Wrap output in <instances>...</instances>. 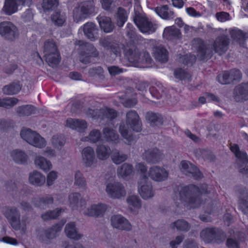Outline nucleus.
<instances>
[{
  "label": "nucleus",
  "mask_w": 248,
  "mask_h": 248,
  "mask_svg": "<svg viewBox=\"0 0 248 248\" xmlns=\"http://www.w3.org/2000/svg\"><path fill=\"white\" fill-rule=\"evenodd\" d=\"M70 206L73 210L82 212L83 214L89 217H102L109 208L107 205L102 203H94L85 208L86 201L78 193H72L69 196Z\"/></svg>",
  "instance_id": "1"
},
{
  "label": "nucleus",
  "mask_w": 248,
  "mask_h": 248,
  "mask_svg": "<svg viewBox=\"0 0 248 248\" xmlns=\"http://www.w3.org/2000/svg\"><path fill=\"white\" fill-rule=\"evenodd\" d=\"M131 129L136 132L141 130V123L138 115L135 111H130L127 113L126 123L122 124L119 128L120 133L124 142L129 145L132 144L135 140Z\"/></svg>",
  "instance_id": "2"
},
{
  "label": "nucleus",
  "mask_w": 248,
  "mask_h": 248,
  "mask_svg": "<svg viewBox=\"0 0 248 248\" xmlns=\"http://www.w3.org/2000/svg\"><path fill=\"white\" fill-rule=\"evenodd\" d=\"M206 190L203 188L200 190L194 185H189L184 187L180 192L181 200L186 202V205L189 208L198 207L201 204V199L199 197V193H205Z\"/></svg>",
  "instance_id": "3"
},
{
  "label": "nucleus",
  "mask_w": 248,
  "mask_h": 248,
  "mask_svg": "<svg viewBox=\"0 0 248 248\" xmlns=\"http://www.w3.org/2000/svg\"><path fill=\"white\" fill-rule=\"evenodd\" d=\"M2 212L14 229L20 231L25 230L26 224L24 220H20V213L16 208L6 207L3 208Z\"/></svg>",
  "instance_id": "4"
},
{
  "label": "nucleus",
  "mask_w": 248,
  "mask_h": 248,
  "mask_svg": "<svg viewBox=\"0 0 248 248\" xmlns=\"http://www.w3.org/2000/svg\"><path fill=\"white\" fill-rule=\"evenodd\" d=\"M44 48L46 62L52 66L57 64L60 62V57L55 43L53 41L46 42L45 44Z\"/></svg>",
  "instance_id": "5"
},
{
  "label": "nucleus",
  "mask_w": 248,
  "mask_h": 248,
  "mask_svg": "<svg viewBox=\"0 0 248 248\" xmlns=\"http://www.w3.org/2000/svg\"><path fill=\"white\" fill-rule=\"evenodd\" d=\"M106 191L110 197L114 199H119L126 193L124 186L121 184L114 181L107 184Z\"/></svg>",
  "instance_id": "6"
},
{
  "label": "nucleus",
  "mask_w": 248,
  "mask_h": 248,
  "mask_svg": "<svg viewBox=\"0 0 248 248\" xmlns=\"http://www.w3.org/2000/svg\"><path fill=\"white\" fill-rule=\"evenodd\" d=\"M134 21L141 32L151 33L154 32L156 29V25L149 21L146 18L141 17L139 14H136Z\"/></svg>",
  "instance_id": "7"
},
{
  "label": "nucleus",
  "mask_w": 248,
  "mask_h": 248,
  "mask_svg": "<svg viewBox=\"0 0 248 248\" xmlns=\"http://www.w3.org/2000/svg\"><path fill=\"white\" fill-rule=\"evenodd\" d=\"M138 189L139 193L143 200L151 199L155 196V193L153 186L147 179L140 180Z\"/></svg>",
  "instance_id": "8"
},
{
  "label": "nucleus",
  "mask_w": 248,
  "mask_h": 248,
  "mask_svg": "<svg viewBox=\"0 0 248 248\" xmlns=\"http://www.w3.org/2000/svg\"><path fill=\"white\" fill-rule=\"evenodd\" d=\"M148 178L156 182H163L167 180L169 173L164 168L157 166L151 167L148 171Z\"/></svg>",
  "instance_id": "9"
},
{
  "label": "nucleus",
  "mask_w": 248,
  "mask_h": 248,
  "mask_svg": "<svg viewBox=\"0 0 248 248\" xmlns=\"http://www.w3.org/2000/svg\"><path fill=\"white\" fill-rule=\"evenodd\" d=\"M201 238L206 243L214 241L219 242L222 236L224 237L223 234L218 229L213 228H206L203 230L201 232Z\"/></svg>",
  "instance_id": "10"
},
{
  "label": "nucleus",
  "mask_w": 248,
  "mask_h": 248,
  "mask_svg": "<svg viewBox=\"0 0 248 248\" xmlns=\"http://www.w3.org/2000/svg\"><path fill=\"white\" fill-rule=\"evenodd\" d=\"M181 171L188 176H192L196 179L201 177L202 174L194 165L187 161H182L181 162L179 166Z\"/></svg>",
  "instance_id": "11"
},
{
  "label": "nucleus",
  "mask_w": 248,
  "mask_h": 248,
  "mask_svg": "<svg viewBox=\"0 0 248 248\" xmlns=\"http://www.w3.org/2000/svg\"><path fill=\"white\" fill-rule=\"evenodd\" d=\"M0 34L6 38L11 39L17 34V30L11 22H3L0 24Z\"/></svg>",
  "instance_id": "12"
},
{
  "label": "nucleus",
  "mask_w": 248,
  "mask_h": 248,
  "mask_svg": "<svg viewBox=\"0 0 248 248\" xmlns=\"http://www.w3.org/2000/svg\"><path fill=\"white\" fill-rule=\"evenodd\" d=\"M112 226L116 229L122 230L129 231L131 229L130 222L120 215H113L110 219Z\"/></svg>",
  "instance_id": "13"
},
{
  "label": "nucleus",
  "mask_w": 248,
  "mask_h": 248,
  "mask_svg": "<svg viewBox=\"0 0 248 248\" xmlns=\"http://www.w3.org/2000/svg\"><path fill=\"white\" fill-rule=\"evenodd\" d=\"M82 160L87 167L93 166L96 162L94 149L91 147H86L81 152Z\"/></svg>",
  "instance_id": "14"
},
{
  "label": "nucleus",
  "mask_w": 248,
  "mask_h": 248,
  "mask_svg": "<svg viewBox=\"0 0 248 248\" xmlns=\"http://www.w3.org/2000/svg\"><path fill=\"white\" fill-rule=\"evenodd\" d=\"M34 164L35 167L46 172L53 168L51 161L41 155H36L34 159Z\"/></svg>",
  "instance_id": "15"
},
{
  "label": "nucleus",
  "mask_w": 248,
  "mask_h": 248,
  "mask_svg": "<svg viewBox=\"0 0 248 248\" xmlns=\"http://www.w3.org/2000/svg\"><path fill=\"white\" fill-rule=\"evenodd\" d=\"M163 158L162 153L157 149L149 150L143 154V158L149 163H158L161 161Z\"/></svg>",
  "instance_id": "16"
},
{
  "label": "nucleus",
  "mask_w": 248,
  "mask_h": 248,
  "mask_svg": "<svg viewBox=\"0 0 248 248\" xmlns=\"http://www.w3.org/2000/svg\"><path fill=\"white\" fill-rule=\"evenodd\" d=\"M29 183L35 186H42L46 182V177L41 172L34 170L29 174Z\"/></svg>",
  "instance_id": "17"
},
{
  "label": "nucleus",
  "mask_w": 248,
  "mask_h": 248,
  "mask_svg": "<svg viewBox=\"0 0 248 248\" xmlns=\"http://www.w3.org/2000/svg\"><path fill=\"white\" fill-rule=\"evenodd\" d=\"M20 5V0H5L2 11L6 15H11L16 13Z\"/></svg>",
  "instance_id": "18"
},
{
  "label": "nucleus",
  "mask_w": 248,
  "mask_h": 248,
  "mask_svg": "<svg viewBox=\"0 0 248 248\" xmlns=\"http://www.w3.org/2000/svg\"><path fill=\"white\" fill-rule=\"evenodd\" d=\"M29 144L38 148H43L46 145V140L36 132L33 131L30 138L28 139Z\"/></svg>",
  "instance_id": "19"
},
{
  "label": "nucleus",
  "mask_w": 248,
  "mask_h": 248,
  "mask_svg": "<svg viewBox=\"0 0 248 248\" xmlns=\"http://www.w3.org/2000/svg\"><path fill=\"white\" fill-rule=\"evenodd\" d=\"M29 144L38 148H43L46 145V140L36 132L33 131L30 138L28 139Z\"/></svg>",
  "instance_id": "20"
},
{
  "label": "nucleus",
  "mask_w": 248,
  "mask_h": 248,
  "mask_svg": "<svg viewBox=\"0 0 248 248\" xmlns=\"http://www.w3.org/2000/svg\"><path fill=\"white\" fill-rule=\"evenodd\" d=\"M83 31L86 36L92 41L98 38V30L93 23H87L83 27Z\"/></svg>",
  "instance_id": "21"
},
{
  "label": "nucleus",
  "mask_w": 248,
  "mask_h": 248,
  "mask_svg": "<svg viewBox=\"0 0 248 248\" xmlns=\"http://www.w3.org/2000/svg\"><path fill=\"white\" fill-rule=\"evenodd\" d=\"M233 96L238 101L248 99V83L237 86L234 89Z\"/></svg>",
  "instance_id": "22"
},
{
  "label": "nucleus",
  "mask_w": 248,
  "mask_h": 248,
  "mask_svg": "<svg viewBox=\"0 0 248 248\" xmlns=\"http://www.w3.org/2000/svg\"><path fill=\"white\" fill-rule=\"evenodd\" d=\"M10 156L13 160L16 163L20 164L26 163L29 160V156L23 151L19 149H15L10 153Z\"/></svg>",
  "instance_id": "23"
},
{
  "label": "nucleus",
  "mask_w": 248,
  "mask_h": 248,
  "mask_svg": "<svg viewBox=\"0 0 248 248\" xmlns=\"http://www.w3.org/2000/svg\"><path fill=\"white\" fill-rule=\"evenodd\" d=\"M228 43V39L225 36L217 38L214 44L215 51L219 54L224 52L227 50Z\"/></svg>",
  "instance_id": "24"
},
{
  "label": "nucleus",
  "mask_w": 248,
  "mask_h": 248,
  "mask_svg": "<svg viewBox=\"0 0 248 248\" xmlns=\"http://www.w3.org/2000/svg\"><path fill=\"white\" fill-rule=\"evenodd\" d=\"M65 232L67 236L71 239L78 240L82 237V235L78 232L74 222H70L66 225Z\"/></svg>",
  "instance_id": "25"
},
{
  "label": "nucleus",
  "mask_w": 248,
  "mask_h": 248,
  "mask_svg": "<svg viewBox=\"0 0 248 248\" xmlns=\"http://www.w3.org/2000/svg\"><path fill=\"white\" fill-rule=\"evenodd\" d=\"M155 11L161 18L164 19H170L174 17V13L169 10L167 5L157 7Z\"/></svg>",
  "instance_id": "26"
},
{
  "label": "nucleus",
  "mask_w": 248,
  "mask_h": 248,
  "mask_svg": "<svg viewBox=\"0 0 248 248\" xmlns=\"http://www.w3.org/2000/svg\"><path fill=\"white\" fill-rule=\"evenodd\" d=\"M128 208L132 211H137L141 206V202L137 195L129 196L126 200Z\"/></svg>",
  "instance_id": "27"
},
{
  "label": "nucleus",
  "mask_w": 248,
  "mask_h": 248,
  "mask_svg": "<svg viewBox=\"0 0 248 248\" xmlns=\"http://www.w3.org/2000/svg\"><path fill=\"white\" fill-rule=\"evenodd\" d=\"M104 140L108 142H117L119 136L114 130L111 127H106L103 130Z\"/></svg>",
  "instance_id": "28"
},
{
  "label": "nucleus",
  "mask_w": 248,
  "mask_h": 248,
  "mask_svg": "<svg viewBox=\"0 0 248 248\" xmlns=\"http://www.w3.org/2000/svg\"><path fill=\"white\" fill-rule=\"evenodd\" d=\"M130 61L131 62H135L136 64H138L137 66L141 67L142 66L140 65V64L143 63L144 62L148 63H150L151 59L148 53L143 52L140 54H135L133 60Z\"/></svg>",
  "instance_id": "29"
},
{
  "label": "nucleus",
  "mask_w": 248,
  "mask_h": 248,
  "mask_svg": "<svg viewBox=\"0 0 248 248\" xmlns=\"http://www.w3.org/2000/svg\"><path fill=\"white\" fill-rule=\"evenodd\" d=\"M155 58L162 62H166L168 60V52L165 48L162 46H159L154 50Z\"/></svg>",
  "instance_id": "30"
},
{
  "label": "nucleus",
  "mask_w": 248,
  "mask_h": 248,
  "mask_svg": "<svg viewBox=\"0 0 248 248\" xmlns=\"http://www.w3.org/2000/svg\"><path fill=\"white\" fill-rule=\"evenodd\" d=\"M98 20L100 27L105 32H109L112 30L113 26L111 24L110 19L109 17L100 16L98 17Z\"/></svg>",
  "instance_id": "31"
},
{
  "label": "nucleus",
  "mask_w": 248,
  "mask_h": 248,
  "mask_svg": "<svg viewBox=\"0 0 248 248\" xmlns=\"http://www.w3.org/2000/svg\"><path fill=\"white\" fill-rule=\"evenodd\" d=\"M21 86L18 81L14 82L3 88V92L7 94H14L18 93L21 90Z\"/></svg>",
  "instance_id": "32"
},
{
  "label": "nucleus",
  "mask_w": 248,
  "mask_h": 248,
  "mask_svg": "<svg viewBox=\"0 0 248 248\" xmlns=\"http://www.w3.org/2000/svg\"><path fill=\"white\" fill-rule=\"evenodd\" d=\"M65 221L62 220L61 222L56 224L52 228L46 231V235L48 238L55 237L62 229L63 225L65 224Z\"/></svg>",
  "instance_id": "33"
},
{
  "label": "nucleus",
  "mask_w": 248,
  "mask_h": 248,
  "mask_svg": "<svg viewBox=\"0 0 248 248\" xmlns=\"http://www.w3.org/2000/svg\"><path fill=\"white\" fill-rule=\"evenodd\" d=\"M97 156L98 159L104 160L108 158L110 149L104 145L98 146L96 149Z\"/></svg>",
  "instance_id": "34"
},
{
  "label": "nucleus",
  "mask_w": 248,
  "mask_h": 248,
  "mask_svg": "<svg viewBox=\"0 0 248 248\" xmlns=\"http://www.w3.org/2000/svg\"><path fill=\"white\" fill-rule=\"evenodd\" d=\"M180 34L179 31L174 26L167 27L165 29L163 36L167 39H171L173 38H177Z\"/></svg>",
  "instance_id": "35"
},
{
  "label": "nucleus",
  "mask_w": 248,
  "mask_h": 248,
  "mask_svg": "<svg viewBox=\"0 0 248 248\" xmlns=\"http://www.w3.org/2000/svg\"><path fill=\"white\" fill-rule=\"evenodd\" d=\"M101 139V134L99 130L93 129L92 130L88 137L83 138L81 140L88 141L92 143H95Z\"/></svg>",
  "instance_id": "36"
},
{
  "label": "nucleus",
  "mask_w": 248,
  "mask_h": 248,
  "mask_svg": "<svg viewBox=\"0 0 248 248\" xmlns=\"http://www.w3.org/2000/svg\"><path fill=\"white\" fill-rule=\"evenodd\" d=\"M133 171V166L129 164L124 163L118 169V174L120 176L124 177L131 174Z\"/></svg>",
  "instance_id": "37"
},
{
  "label": "nucleus",
  "mask_w": 248,
  "mask_h": 248,
  "mask_svg": "<svg viewBox=\"0 0 248 248\" xmlns=\"http://www.w3.org/2000/svg\"><path fill=\"white\" fill-rule=\"evenodd\" d=\"M88 13V11L83 7H78L74 11V18L77 22H78L85 18Z\"/></svg>",
  "instance_id": "38"
},
{
  "label": "nucleus",
  "mask_w": 248,
  "mask_h": 248,
  "mask_svg": "<svg viewBox=\"0 0 248 248\" xmlns=\"http://www.w3.org/2000/svg\"><path fill=\"white\" fill-rule=\"evenodd\" d=\"M135 170L140 174V180L148 179L147 167L143 163H137L135 165Z\"/></svg>",
  "instance_id": "39"
},
{
  "label": "nucleus",
  "mask_w": 248,
  "mask_h": 248,
  "mask_svg": "<svg viewBox=\"0 0 248 248\" xmlns=\"http://www.w3.org/2000/svg\"><path fill=\"white\" fill-rule=\"evenodd\" d=\"M64 210L62 209H56L53 211L46 212L42 215L43 220H47L54 219L58 217Z\"/></svg>",
  "instance_id": "40"
},
{
  "label": "nucleus",
  "mask_w": 248,
  "mask_h": 248,
  "mask_svg": "<svg viewBox=\"0 0 248 248\" xmlns=\"http://www.w3.org/2000/svg\"><path fill=\"white\" fill-rule=\"evenodd\" d=\"M57 5V0H43L42 3L37 5V8L39 9L41 8L44 12H46Z\"/></svg>",
  "instance_id": "41"
},
{
  "label": "nucleus",
  "mask_w": 248,
  "mask_h": 248,
  "mask_svg": "<svg viewBox=\"0 0 248 248\" xmlns=\"http://www.w3.org/2000/svg\"><path fill=\"white\" fill-rule=\"evenodd\" d=\"M230 149L232 152L234 153L235 156L240 160L245 163L247 161L246 153L244 152L240 151L238 145L234 144L231 146Z\"/></svg>",
  "instance_id": "42"
},
{
  "label": "nucleus",
  "mask_w": 248,
  "mask_h": 248,
  "mask_svg": "<svg viewBox=\"0 0 248 248\" xmlns=\"http://www.w3.org/2000/svg\"><path fill=\"white\" fill-rule=\"evenodd\" d=\"M127 13L122 8L118 9L117 16L116 20L117 24L119 27L123 26L127 20Z\"/></svg>",
  "instance_id": "43"
},
{
  "label": "nucleus",
  "mask_w": 248,
  "mask_h": 248,
  "mask_svg": "<svg viewBox=\"0 0 248 248\" xmlns=\"http://www.w3.org/2000/svg\"><path fill=\"white\" fill-rule=\"evenodd\" d=\"M51 143L54 148L59 150L64 145L65 141L62 136L57 135L52 137L51 140Z\"/></svg>",
  "instance_id": "44"
},
{
  "label": "nucleus",
  "mask_w": 248,
  "mask_h": 248,
  "mask_svg": "<svg viewBox=\"0 0 248 248\" xmlns=\"http://www.w3.org/2000/svg\"><path fill=\"white\" fill-rule=\"evenodd\" d=\"M59 176L58 172L56 170H51L46 175V186L50 187L53 185Z\"/></svg>",
  "instance_id": "45"
},
{
  "label": "nucleus",
  "mask_w": 248,
  "mask_h": 248,
  "mask_svg": "<svg viewBox=\"0 0 248 248\" xmlns=\"http://www.w3.org/2000/svg\"><path fill=\"white\" fill-rule=\"evenodd\" d=\"M172 228L175 227L177 230L186 232L189 229V225L187 222L184 220H178L171 224Z\"/></svg>",
  "instance_id": "46"
},
{
  "label": "nucleus",
  "mask_w": 248,
  "mask_h": 248,
  "mask_svg": "<svg viewBox=\"0 0 248 248\" xmlns=\"http://www.w3.org/2000/svg\"><path fill=\"white\" fill-rule=\"evenodd\" d=\"M113 162L117 164H119L124 161L127 158V155L119 151H114L111 156Z\"/></svg>",
  "instance_id": "47"
},
{
  "label": "nucleus",
  "mask_w": 248,
  "mask_h": 248,
  "mask_svg": "<svg viewBox=\"0 0 248 248\" xmlns=\"http://www.w3.org/2000/svg\"><path fill=\"white\" fill-rule=\"evenodd\" d=\"M75 185L81 188H84L86 186V180L79 171H77L75 173Z\"/></svg>",
  "instance_id": "48"
},
{
  "label": "nucleus",
  "mask_w": 248,
  "mask_h": 248,
  "mask_svg": "<svg viewBox=\"0 0 248 248\" xmlns=\"http://www.w3.org/2000/svg\"><path fill=\"white\" fill-rule=\"evenodd\" d=\"M174 75L176 78L180 80H186L190 78V74L182 69H176L174 72Z\"/></svg>",
  "instance_id": "49"
},
{
  "label": "nucleus",
  "mask_w": 248,
  "mask_h": 248,
  "mask_svg": "<svg viewBox=\"0 0 248 248\" xmlns=\"http://www.w3.org/2000/svg\"><path fill=\"white\" fill-rule=\"evenodd\" d=\"M34 111L33 106L31 105H25L18 107L17 109V112L20 115H29L31 114Z\"/></svg>",
  "instance_id": "50"
},
{
  "label": "nucleus",
  "mask_w": 248,
  "mask_h": 248,
  "mask_svg": "<svg viewBox=\"0 0 248 248\" xmlns=\"http://www.w3.org/2000/svg\"><path fill=\"white\" fill-rule=\"evenodd\" d=\"M217 78L218 81L222 84L229 83L232 81L230 73L228 72H223L220 74Z\"/></svg>",
  "instance_id": "51"
},
{
  "label": "nucleus",
  "mask_w": 248,
  "mask_h": 248,
  "mask_svg": "<svg viewBox=\"0 0 248 248\" xmlns=\"http://www.w3.org/2000/svg\"><path fill=\"white\" fill-rule=\"evenodd\" d=\"M102 114L101 117L102 118H107L108 119H113L116 116V113L113 109L108 108H105L101 110Z\"/></svg>",
  "instance_id": "52"
},
{
  "label": "nucleus",
  "mask_w": 248,
  "mask_h": 248,
  "mask_svg": "<svg viewBox=\"0 0 248 248\" xmlns=\"http://www.w3.org/2000/svg\"><path fill=\"white\" fill-rule=\"evenodd\" d=\"M51 19L55 25L58 26L62 25L65 21L64 17L59 13H56L54 14L52 16Z\"/></svg>",
  "instance_id": "53"
},
{
  "label": "nucleus",
  "mask_w": 248,
  "mask_h": 248,
  "mask_svg": "<svg viewBox=\"0 0 248 248\" xmlns=\"http://www.w3.org/2000/svg\"><path fill=\"white\" fill-rule=\"evenodd\" d=\"M147 120L151 123H155L160 122V118L159 115L153 112H148L146 115Z\"/></svg>",
  "instance_id": "54"
},
{
  "label": "nucleus",
  "mask_w": 248,
  "mask_h": 248,
  "mask_svg": "<svg viewBox=\"0 0 248 248\" xmlns=\"http://www.w3.org/2000/svg\"><path fill=\"white\" fill-rule=\"evenodd\" d=\"M33 130L27 128H23L22 129L20 132V136L21 138L28 142V139L30 138V137L31 136V134H32Z\"/></svg>",
  "instance_id": "55"
},
{
  "label": "nucleus",
  "mask_w": 248,
  "mask_h": 248,
  "mask_svg": "<svg viewBox=\"0 0 248 248\" xmlns=\"http://www.w3.org/2000/svg\"><path fill=\"white\" fill-rule=\"evenodd\" d=\"M4 108H10L18 103V99L14 97H8L4 99Z\"/></svg>",
  "instance_id": "56"
},
{
  "label": "nucleus",
  "mask_w": 248,
  "mask_h": 248,
  "mask_svg": "<svg viewBox=\"0 0 248 248\" xmlns=\"http://www.w3.org/2000/svg\"><path fill=\"white\" fill-rule=\"evenodd\" d=\"M239 207L245 214L247 213L248 211V197L239 201Z\"/></svg>",
  "instance_id": "57"
},
{
  "label": "nucleus",
  "mask_w": 248,
  "mask_h": 248,
  "mask_svg": "<svg viewBox=\"0 0 248 248\" xmlns=\"http://www.w3.org/2000/svg\"><path fill=\"white\" fill-rule=\"evenodd\" d=\"M78 124H76L75 130L78 131L79 132H83L87 128V124L86 122L83 120H78Z\"/></svg>",
  "instance_id": "58"
},
{
  "label": "nucleus",
  "mask_w": 248,
  "mask_h": 248,
  "mask_svg": "<svg viewBox=\"0 0 248 248\" xmlns=\"http://www.w3.org/2000/svg\"><path fill=\"white\" fill-rule=\"evenodd\" d=\"M53 199L50 196H46L40 199V203L39 206L44 208V206L51 204L53 202Z\"/></svg>",
  "instance_id": "59"
},
{
  "label": "nucleus",
  "mask_w": 248,
  "mask_h": 248,
  "mask_svg": "<svg viewBox=\"0 0 248 248\" xmlns=\"http://www.w3.org/2000/svg\"><path fill=\"white\" fill-rule=\"evenodd\" d=\"M78 119L68 118L66 120L65 125L68 128L75 130L76 124H78Z\"/></svg>",
  "instance_id": "60"
},
{
  "label": "nucleus",
  "mask_w": 248,
  "mask_h": 248,
  "mask_svg": "<svg viewBox=\"0 0 248 248\" xmlns=\"http://www.w3.org/2000/svg\"><path fill=\"white\" fill-rule=\"evenodd\" d=\"M184 237L183 236H177L174 240L170 242V245L171 248H177L178 246L182 242Z\"/></svg>",
  "instance_id": "61"
},
{
  "label": "nucleus",
  "mask_w": 248,
  "mask_h": 248,
  "mask_svg": "<svg viewBox=\"0 0 248 248\" xmlns=\"http://www.w3.org/2000/svg\"><path fill=\"white\" fill-rule=\"evenodd\" d=\"M229 15L225 12H221L216 14V17L219 21L224 22L229 20Z\"/></svg>",
  "instance_id": "62"
},
{
  "label": "nucleus",
  "mask_w": 248,
  "mask_h": 248,
  "mask_svg": "<svg viewBox=\"0 0 248 248\" xmlns=\"http://www.w3.org/2000/svg\"><path fill=\"white\" fill-rule=\"evenodd\" d=\"M229 73L230 75V78H232V80L239 79L241 77V73L238 70H232L229 72Z\"/></svg>",
  "instance_id": "63"
},
{
  "label": "nucleus",
  "mask_w": 248,
  "mask_h": 248,
  "mask_svg": "<svg viewBox=\"0 0 248 248\" xmlns=\"http://www.w3.org/2000/svg\"><path fill=\"white\" fill-rule=\"evenodd\" d=\"M43 153L44 155L49 158L55 157L56 155L55 150L50 147L46 148Z\"/></svg>",
  "instance_id": "64"
}]
</instances>
